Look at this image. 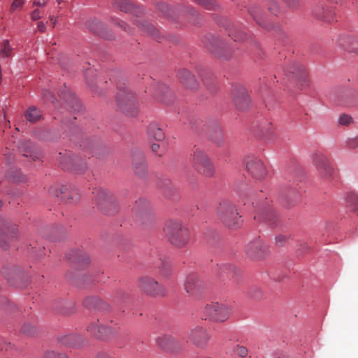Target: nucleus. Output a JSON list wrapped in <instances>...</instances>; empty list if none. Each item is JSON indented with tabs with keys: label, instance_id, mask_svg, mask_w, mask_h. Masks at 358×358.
Wrapping results in <instances>:
<instances>
[{
	"label": "nucleus",
	"instance_id": "22",
	"mask_svg": "<svg viewBox=\"0 0 358 358\" xmlns=\"http://www.w3.org/2000/svg\"><path fill=\"white\" fill-rule=\"evenodd\" d=\"M209 138L217 145H221L224 143L223 134L220 124L215 122L209 127L208 129Z\"/></svg>",
	"mask_w": 358,
	"mask_h": 358
},
{
	"label": "nucleus",
	"instance_id": "2",
	"mask_svg": "<svg viewBox=\"0 0 358 358\" xmlns=\"http://www.w3.org/2000/svg\"><path fill=\"white\" fill-rule=\"evenodd\" d=\"M217 217L227 227L236 229L242 224L241 216L239 215L236 205L230 200H222L217 208Z\"/></svg>",
	"mask_w": 358,
	"mask_h": 358
},
{
	"label": "nucleus",
	"instance_id": "50",
	"mask_svg": "<svg viewBox=\"0 0 358 358\" xmlns=\"http://www.w3.org/2000/svg\"><path fill=\"white\" fill-rule=\"evenodd\" d=\"M22 330L24 334H26L27 335H29V336H31L35 333L34 327L29 324H25L22 327Z\"/></svg>",
	"mask_w": 358,
	"mask_h": 358
},
{
	"label": "nucleus",
	"instance_id": "53",
	"mask_svg": "<svg viewBox=\"0 0 358 358\" xmlns=\"http://www.w3.org/2000/svg\"><path fill=\"white\" fill-rule=\"evenodd\" d=\"M236 352L241 357H245L248 355V350L243 346H238Z\"/></svg>",
	"mask_w": 358,
	"mask_h": 358
},
{
	"label": "nucleus",
	"instance_id": "19",
	"mask_svg": "<svg viewBox=\"0 0 358 358\" xmlns=\"http://www.w3.org/2000/svg\"><path fill=\"white\" fill-rule=\"evenodd\" d=\"M132 167L135 173L143 177L146 174L147 165L143 153L141 152H134L132 155Z\"/></svg>",
	"mask_w": 358,
	"mask_h": 358
},
{
	"label": "nucleus",
	"instance_id": "5",
	"mask_svg": "<svg viewBox=\"0 0 358 358\" xmlns=\"http://www.w3.org/2000/svg\"><path fill=\"white\" fill-rule=\"evenodd\" d=\"M95 201L100 210L107 215H114L118 210L119 207L113 194L108 190L99 189L94 192Z\"/></svg>",
	"mask_w": 358,
	"mask_h": 358
},
{
	"label": "nucleus",
	"instance_id": "36",
	"mask_svg": "<svg viewBox=\"0 0 358 358\" xmlns=\"http://www.w3.org/2000/svg\"><path fill=\"white\" fill-rule=\"evenodd\" d=\"M285 196L291 204H294L299 200L300 193L296 188L292 187L285 192Z\"/></svg>",
	"mask_w": 358,
	"mask_h": 358
},
{
	"label": "nucleus",
	"instance_id": "6",
	"mask_svg": "<svg viewBox=\"0 0 358 358\" xmlns=\"http://www.w3.org/2000/svg\"><path fill=\"white\" fill-rule=\"evenodd\" d=\"M132 213L134 218L143 224H150L155 220V216L149 201L145 199H139L136 201Z\"/></svg>",
	"mask_w": 358,
	"mask_h": 358
},
{
	"label": "nucleus",
	"instance_id": "43",
	"mask_svg": "<svg viewBox=\"0 0 358 358\" xmlns=\"http://www.w3.org/2000/svg\"><path fill=\"white\" fill-rule=\"evenodd\" d=\"M45 358H67L65 355L59 354L53 350H48L45 352Z\"/></svg>",
	"mask_w": 358,
	"mask_h": 358
},
{
	"label": "nucleus",
	"instance_id": "3",
	"mask_svg": "<svg viewBox=\"0 0 358 358\" xmlns=\"http://www.w3.org/2000/svg\"><path fill=\"white\" fill-rule=\"evenodd\" d=\"M189 161L194 169L207 178L215 174V168L210 159L203 150L194 146L189 156Z\"/></svg>",
	"mask_w": 358,
	"mask_h": 358
},
{
	"label": "nucleus",
	"instance_id": "61",
	"mask_svg": "<svg viewBox=\"0 0 358 358\" xmlns=\"http://www.w3.org/2000/svg\"><path fill=\"white\" fill-rule=\"evenodd\" d=\"M159 148V145L157 143H153L152 145V150L153 152H157L158 149Z\"/></svg>",
	"mask_w": 358,
	"mask_h": 358
},
{
	"label": "nucleus",
	"instance_id": "49",
	"mask_svg": "<svg viewBox=\"0 0 358 358\" xmlns=\"http://www.w3.org/2000/svg\"><path fill=\"white\" fill-rule=\"evenodd\" d=\"M96 25V27H90V28L92 29V31H93L94 32L96 33L97 34H99L100 36H101L103 38H106L107 39H110V37H107L106 36H104V34L99 30V28H103V24L101 22H96V24H95Z\"/></svg>",
	"mask_w": 358,
	"mask_h": 358
},
{
	"label": "nucleus",
	"instance_id": "15",
	"mask_svg": "<svg viewBox=\"0 0 358 358\" xmlns=\"http://www.w3.org/2000/svg\"><path fill=\"white\" fill-rule=\"evenodd\" d=\"M258 208V213L255 216V219L259 222H265L271 226H275L278 220V215L268 203L267 201L263 203Z\"/></svg>",
	"mask_w": 358,
	"mask_h": 358
},
{
	"label": "nucleus",
	"instance_id": "21",
	"mask_svg": "<svg viewBox=\"0 0 358 358\" xmlns=\"http://www.w3.org/2000/svg\"><path fill=\"white\" fill-rule=\"evenodd\" d=\"M99 321L91 323L87 327V331L94 337L97 338H104L106 336L113 333L110 328L98 324Z\"/></svg>",
	"mask_w": 358,
	"mask_h": 358
},
{
	"label": "nucleus",
	"instance_id": "54",
	"mask_svg": "<svg viewBox=\"0 0 358 358\" xmlns=\"http://www.w3.org/2000/svg\"><path fill=\"white\" fill-rule=\"evenodd\" d=\"M268 10L275 15H278V14L280 13L279 7L275 2H272L271 3V5L268 7Z\"/></svg>",
	"mask_w": 358,
	"mask_h": 358
},
{
	"label": "nucleus",
	"instance_id": "40",
	"mask_svg": "<svg viewBox=\"0 0 358 358\" xmlns=\"http://www.w3.org/2000/svg\"><path fill=\"white\" fill-rule=\"evenodd\" d=\"M354 40L349 36H344L340 38L339 43L345 49L350 50V45L353 43Z\"/></svg>",
	"mask_w": 358,
	"mask_h": 358
},
{
	"label": "nucleus",
	"instance_id": "20",
	"mask_svg": "<svg viewBox=\"0 0 358 358\" xmlns=\"http://www.w3.org/2000/svg\"><path fill=\"white\" fill-rule=\"evenodd\" d=\"M159 101L164 104H171L174 100V94L173 92L166 85L159 84L157 86L156 92L154 94Z\"/></svg>",
	"mask_w": 358,
	"mask_h": 358
},
{
	"label": "nucleus",
	"instance_id": "57",
	"mask_svg": "<svg viewBox=\"0 0 358 358\" xmlns=\"http://www.w3.org/2000/svg\"><path fill=\"white\" fill-rule=\"evenodd\" d=\"M24 3V0H15L11 6L13 10L21 7Z\"/></svg>",
	"mask_w": 358,
	"mask_h": 358
},
{
	"label": "nucleus",
	"instance_id": "8",
	"mask_svg": "<svg viewBox=\"0 0 358 358\" xmlns=\"http://www.w3.org/2000/svg\"><path fill=\"white\" fill-rule=\"evenodd\" d=\"M245 168L251 177L256 180H262L267 175V169L264 162L257 157L248 155L245 159Z\"/></svg>",
	"mask_w": 358,
	"mask_h": 358
},
{
	"label": "nucleus",
	"instance_id": "14",
	"mask_svg": "<svg viewBox=\"0 0 358 358\" xmlns=\"http://www.w3.org/2000/svg\"><path fill=\"white\" fill-rule=\"evenodd\" d=\"M203 287V282L196 274L189 275L184 282V289L187 294L195 298L200 295Z\"/></svg>",
	"mask_w": 358,
	"mask_h": 358
},
{
	"label": "nucleus",
	"instance_id": "29",
	"mask_svg": "<svg viewBox=\"0 0 358 358\" xmlns=\"http://www.w3.org/2000/svg\"><path fill=\"white\" fill-rule=\"evenodd\" d=\"M136 26L145 34L152 36L156 40L159 39V31L150 22L145 20H138Z\"/></svg>",
	"mask_w": 358,
	"mask_h": 358
},
{
	"label": "nucleus",
	"instance_id": "38",
	"mask_svg": "<svg viewBox=\"0 0 358 358\" xmlns=\"http://www.w3.org/2000/svg\"><path fill=\"white\" fill-rule=\"evenodd\" d=\"M13 48L8 40H5L0 46V55L3 57H8L11 55Z\"/></svg>",
	"mask_w": 358,
	"mask_h": 358
},
{
	"label": "nucleus",
	"instance_id": "11",
	"mask_svg": "<svg viewBox=\"0 0 358 358\" xmlns=\"http://www.w3.org/2000/svg\"><path fill=\"white\" fill-rule=\"evenodd\" d=\"M138 287L147 294L152 296H164L166 294L165 288L148 276L142 277L138 280Z\"/></svg>",
	"mask_w": 358,
	"mask_h": 358
},
{
	"label": "nucleus",
	"instance_id": "51",
	"mask_svg": "<svg viewBox=\"0 0 358 358\" xmlns=\"http://www.w3.org/2000/svg\"><path fill=\"white\" fill-rule=\"evenodd\" d=\"M250 294L255 299H259L262 296L260 289L256 287H252L250 289Z\"/></svg>",
	"mask_w": 358,
	"mask_h": 358
},
{
	"label": "nucleus",
	"instance_id": "18",
	"mask_svg": "<svg viewBox=\"0 0 358 358\" xmlns=\"http://www.w3.org/2000/svg\"><path fill=\"white\" fill-rule=\"evenodd\" d=\"M268 252V248L261 240L249 243L246 246V253L252 258H262Z\"/></svg>",
	"mask_w": 358,
	"mask_h": 358
},
{
	"label": "nucleus",
	"instance_id": "63",
	"mask_svg": "<svg viewBox=\"0 0 358 358\" xmlns=\"http://www.w3.org/2000/svg\"><path fill=\"white\" fill-rule=\"evenodd\" d=\"M73 101H74L76 107L75 108V110H78L80 108V105L79 101L77 99H73Z\"/></svg>",
	"mask_w": 358,
	"mask_h": 358
},
{
	"label": "nucleus",
	"instance_id": "9",
	"mask_svg": "<svg viewBox=\"0 0 358 358\" xmlns=\"http://www.w3.org/2000/svg\"><path fill=\"white\" fill-rule=\"evenodd\" d=\"M313 163L321 178L327 180L334 178V169L326 155L315 153L313 157Z\"/></svg>",
	"mask_w": 358,
	"mask_h": 358
},
{
	"label": "nucleus",
	"instance_id": "64",
	"mask_svg": "<svg viewBox=\"0 0 358 358\" xmlns=\"http://www.w3.org/2000/svg\"><path fill=\"white\" fill-rule=\"evenodd\" d=\"M200 77L201 78L204 85H206V86H208V79L207 78H204L203 77V75L202 74H199Z\"/></svg>",
	"mask_w": 358,
	"mask_h": 358
},
{
	"label": "nucleus",
	"instance_id": "31",
	"mask_svg": "<svg viewBox=\"0 0 358 358\" xmlns=\"http://www.w3.org/2000/svg\"><path fill=\"white\" fill-rule=\"evenodd\" d=\"M69 259H73L75 264L80 266H85L90 262L88 255L82 251H73L71 254L68 255Z\"/></svg>",
	"mask_w": 358,
	"mask_h": 358
},
{
	"label": "nucleus",
	"instance_id": "37",
	"mask_svg": "<svg viewBox=\"0 0 358 358\" xmlns=\"http://www.w3.org/2000/svg\"><path fill=\"white\" fill-rule=\"evenodd\" d=\"M347 206L353 210H358V195L355 192H350L346 196Z\"/></svg>",
	"mask_w": 358,
	"mask_h": 358
},
{
	"label": "nucleus",
	"instance_id": "42",
	"mask_svg": "<svg viewBox=\"0 0 358 358\" xmlns=\"http://www.w3.org/2000/svg\"><path fill=\"white\" fill-rule=\"evenodd\" d=\"M31 148V143L29 141H24L20 143V149L22 152H24V153L23 154L24 156H25V157L29 156L28 154V152L26 151V149L30 150Z\"/></svg>",
	"mask_w": 358,
	"mask_h": 358
},
{
	"label": "nucleus",
	"instance_id": "56",
	"mask_svg": "<svg viewBox=\"0 0 358 358\" xmlns=\"http://www.w3.org/2000/svg\"><path fill=\"white\" fill-rule=\"evenodd\" d=\"M41 12L39 9H35L31 13V17L33 20H37L41 18Z\"/></svg>",
	"mask_w": 358,
	"mask_h": 358
},
{
	"label": "nucleus",
	"instance_id": "59",
	"mask_svg": "<svg viewBox=\"0 0 358 358\" xmlns=\"http://www.w3.org/2000/svg\"><path fill=\"white\" fill-rule=\"evenodd\" d=\"M46 27L43 22H40L38 24V29L41 32H44L45 31Z\"/></svg>",
	"mask_w": 358,
	"mask_h": 358
},
{
	"label": "nucleus",
	"instance_id": "28",
	"mask_svg": "<svg viewBox=\"0 0 358 358\" xmlns=\"http://www.w3.org/2000/svg\"><path fill=\"white\" fill-rule=\"evenodd\" d=\"M239 191L241 194H243V196H248L250 199L252 201V203L253 205L256 204L257 206H259V202H260L262 200L266 199V194H264L262 190L257 194H254L250 189L245 188L244 187H240Z\"/></svg>",
	"mask_w": 358,
	"mask_h": 358
},
{
	"label": "nucleus",
	"instance_id": "10",
	"mask_svg": "<svg viewBox=\"0 0 358 358\" xmlns=\"http://www.w3.org/2000/svg\"><path fill=\"white\" fill-rule=\"evenodd\" d=\"M287 76L294 83H296L301 90L306 89L309 85L308 74L303 65L295 62L288 69Z\"/></svg>",
	"mask_w": 358,
	"mask_h": 358
},
{
	"label": "nucleus",
	"instance_id": "55",
	"mask_svg": "<svg viewBox=\"0 0 358 358\" xmlns=\"http://www.w3.org/2000/svg\"><path fill=\"white\" fill-rule=\"evenodd\" d=\"M157 6L158 9L160 10L163 13H164L165 15L168 14L167 10L169 9V7L165 3H163V2L158 3L157 4Z\"/></svg>",
	"mask_w": 358,
	"mask_h": 358
},
{
	"label": "nucleus",
	"instance_id": "13",
	"mask_svg": "<svg viewBox=\"0 0 358 358\" xmlns=\"http://www.w3.org/2000/svg\"><path fill=\"white\" fill-rule=\"evenodd\" d=\"M210 337L208 331L201 326L194 327L191 329L188 333L189 341L200 348L205 347L210 339Z\"/></svg>",
	"mask_w": 358,
	"mask_h": 358
},
{
	"label": "nucleus",
	"instance_id": "35",
	"mask_svg": "<svg viewBox=\"0 0 358 358\" xmlns=\"http://www.w3.org/2000/svg\"><path fill=\"white\" fill-rule=\"evenodd\" d=\"M157 344L163 350H169L173 344V339L170 336L164 335L157 339Z\"/></svg>",
	"mask_w": 358,
	"mask_h": 358
},
{
	"label": "nucleus",
	"instance_id": "23",
	"mask_svg": "<svg viewBox=\"0 0 358 358\" xmlns=\"http://www.w3.org/2000/svg\"><path fill=\"white\" fill-rule=\"evenodd\" d=\"M217 275L220 278L224 276L227 278H231L239 273V269L237 267L229 263L217 264Z\"/></svg>",
	"mask_w": 358,
	"mask_h": 358
},
{
	"label": "nucleus",
	"instance_id": "26",
	"mask_svg": "<svg viewBox=\"0 0 358 358\" xmlns=\"http://www.w3.org/2000/svg\"><path fill=\"white\" fill-rule=\"evenodd\" d=\"M83 305L89 309L99 308L103 310L109 309L108 304L103 302L96 296H87L83 300Z\"/></svg>",
	"mask_w": 358,
	"mask_h": 358
},
{
	"label": "nucleus",
	"instance_id": "17",
	"mask_svg": "<svg viewBox=\"0 0 358 358\" xmlns=\"http://www.w3.org/2000/svg\"><path fill=\"white\" fill-rule=\"evenodd\" d=\"M17 227L9 222L0 226V247L7 249L10 242L17 236Z\"/></svg>",
	"mask_w": 358,
	"mask_h": 358
},
{
	"label": "nucleus",
	"instance_id": "24",
	"mask_svg": "<svg viewBox=\"0 0 358 358\" xmlns=\"http://www.w3.org/2000/svg\"><path fill=\"white\" fill-rule=\"evenodd\" d=\"M178 78L180 82L187 87L192 90L196 89L198 83L194 76L187 69H181L178 71Z\"/></svg>",
	"mask_w": 358,
	"mask_h": 358
},
{
	"label": "nucleus",
	"instance_id": "4",
	"mask_svg": "<svg viewBox=\"0 0 358 358\" xmlns=\"http://www.w3.org/2000/svg\"><path fill=\"white\" fill-rule=\"evenodd\" d=\"M119 108L128 117H136L138 113V103L134 94L126 86L120 87L117 94Z\"/></svg>",
	"mask_w": 358,
	"mask_h": 358
},
{
	"label": "nucleus",
	"instance_id": "41",
	"mask_svg": "<svg viewBox=\"0 0 358 358\" xmlns=\"http://www.w3.org/2000/svg\"><path fill=\"white\" fill-rule=\"evenodd\" d=\"M346 147L350 149L358 148V136L355 138H348L346 141Z\"/></svg>",
	"mask_w": 358,
	"mask_h": 358
},
{
	"label": "nucleus",
	"instance_id": "32",
	"mask_svg": "<svg viewBox=\"0 0 358 358\" xmlns=\"http://www.w3.org/2000/svg\"><path fill=\"white\" fill-rule=\"evenodd\" d=\"M257 132L259 137L271 139L273 135L272 124L268 122L260 124L257 126Z\"/></svg>",
	"mask_w": 358,
	"mask_h": 358
},
{
	"label": "nucleus",
	"instance_id": "46",
	"mask_svg": "<svg viewBox=\"0 0 358 358\" xmlns=\"http://www.w3.org/2000/svg\"><path fill=\"white\" fill-rule=\"evenodd\" d=\"M352 122V118L348 115L343 114L340 116L339 123L343 125L348 126Z\"/></svg>",
	"mask_w": 358,
	"mask_h": 358
},
{
	"label": "nucleus",
	"instance_id": "52",
	"mask_svg": "<svg viewBox=\"0 0 358 358\" xmlns=\"http://www.w3.org/2000/svg\"><path fill=\"white\" fill-rule=\"evenodd\" d=\"M229 36L234 40V41H238L244 39L245 34L242 31H238L236 34H229Z\"/></svg>",
	"mask_w": 358,
	"mask_h": 358
},
{
	"label": "nucleus",
	"instance_id": "30",
	"mask_svg": "<svg viewBox=\"0 0 358 358\" xmlns=\"http://www.w3.org/2000/svg\"><path fill=\"white\" fill-rule=\"evenodd\" d=\"M206 45L210 51L214 52L217 57H223L224 59L228 58V57L222 55V53L220 52L225 48V45L219 38H213L212 41H209V43Z\"/></svg>",
	"mask_w": 358,
	"mask_h": 358
},
{
	"label": "nucleus",
	"instance_id": "33",
	"mask_svg": "<svg viewBox=\"0 0 358 358\" xmlns=\"http://www.w3.org/2000/svg\"><path fill=\"white\" fill-rule=\"evenodd\" d=\"M24 115L26 119L32 123L40 120L42 117L41 112L34 106L29 107Z\"/></svg>",
	"mask_w": 358,
	"mask_h": 358
},
{
	"label": "nucleus",
	"instance_id": "62",
	"mask_svg": "<svg viewBox=\"0 0 358 358\" xmlns=\"http://www.w3.org/2000/svg\"><path fill=\"white\" fill-rule=\"evenodd\" d=\"M287 2L291 6H294L296 5V0H286Z\"/></svg>",
	"mask_w": 358,
	"mask_h": 358
},
{
	"label": "nucleus",
	"instance_id": "39",
	"mask_svg": "<svg viewBox=\"0 0 358 358\" xmlns=\"http://www.w3.org/2000/svg\"><path fill=\"white\" fill-rule=\"evenodd\" d=\"M117 6L123 12H129L131 8V4L129 0H116Z\"/></svg>",
	"mask_w": 358,
	"mask_h": 358
},
{
	"label": "nucleus",
	"instance_id": "60",
	"mask_svg": "<svg viewBox=\"0 0 358 358\" xmlns=\"http://www.w3.org/2000/svg\"><path fill=\"white\" fill-rule=\"evenodd\" d=\"M34 6H41V7H43L46 5V1L45 0H43L42 1H35L34 2Z\"/></svg>",
	"mask_w": 358,
	"mask_h": 358
},
{
	"label": "nucleus",
	"instance_id": "25",
	"mask_svg": "<svg viewBox=\"0 0 358 358\" xmlns=\"http://www.w3.org/2000/svg\"><path fill=\"white\" fill-rule=\"evenodd\" d=\"M315 15L327 22H332L335 19V13L331 9L329 6H324L323 5L319 6L315 10Z\"/></svg>",
	"mask_w": 358,
	"mask_h": 358
},
{
	"label": "nucleus",
	"instance_id": "7",
	"mask_svg": "<svg viewBox=\"0 0 358 358\" xmlns=\"http://www.w3.org/2000/svg\"><path fill=\"white\" fill-rule=\"evenodd\" d=\"M203 315L205 320L222 322L229 317L231 309L228 306L223 303H211L205 306Z\"/></svg>",
	"mask_w": 358,
	"mask_h": 358
},
{
	"label": "nucleus",
	"instance_id": "34",
	"mask_svg": "<svg viewBox=\"0 0 358 358\" xmlns=\"http://www.w3.org/2000/svg\"><path fill=\"white\" fill-rule=\"evenodd\" d=\"M149 136L157 141H162L165 137L164 131L157 124H151L149 127Z\"/></svg>",
	"mask_w": 358,
	"mask_h": 358
},
{
	"label": "nucleus",
	"instance_id": "12",
	"mask_svg": "<svg viewBox=\"0 0 358 358\" xmlns=\"http://www.w3.org/2000/svg\"><path fill=\"white\" fill-rule=\"evenodd\" d=\"M50 193L59 198L61 201L66 203H75L80 199L79 194L76 189H69L64 185L59 186L58 189H57V187H52Z\"/></svg>",
	"mask_w": 358,
	"mask_h": 358
},
{
	"label": "nucleus",
	"instance_id": "44",
	"mask_svg": "<svg viewBox=\"0 0 358 358\" xmlns=\"http://www.w3.org/2000/svg\"><path fill=\"white\" fill-rule=\"evenodd\" d=\"M199 4L204 6L207 9H212L215 6V2L213 0H194Z\"/></svg>",
	"mask_w": 358,
	"mask_h": 358
},
{
	"label": "nucleus",
	"instance_id": "27",
	"mask_svg": "<svg viewBox=\"0 0 358 358\" xmlns=\"http://www.w3.org/2000/svg\"><path fill=\"white\" fill-rule=\"evenodd\" d=\"M78 159H72L70 156L65 157L64 159L61 161V164L64 169H72L77 173H83L86 169V165L84 163L78 164L79 168L77 169Z\"/></svg>",
	"mask_w": 358,
	"mask_h": 358
},
{
	"label": "nucleus",
	"instance_id": "47",
	"mask_svg": "<svg viewBox=\"0 0 358 358\" xmlns=\"http://www.w3.org/2000/svg\"><path fill=\"white\" fill-rule=\"evenodd\" d=\"M12 180L15 182H24L27 181V176L23 175L21 172H17L13 176Z\"/></svg>",
	"mask_w": 358,
	"mask_h": 358
},
{
	"label": "nucleus",
	"instance_id": "16",
	"mask_svg": "<svg viewBox=\"0 0 358 358\" xmlns=\"http://www.w3.org/2000/svg\"><path fill=\"white\" fill-rule=\"evenodd\" d=\"M233 101L239 110L245 111L249 108L250 99L248 91L244 87L239 86L234 90Z\"/></svg>",
	"mask_w": 358,
	"mask_h": 358
},
{
	"label": "nucleus",
	"instance_id": "1",
	"mask_svg": "<svg viewBox=\"0 0 358 358\" xmlns=\"http://www.w3.org/2000/svg\"><path fill=\"white\" fill-rule=\"evenodd\" d=\"M164 231L171 243L178 248L184 247L189 242V231L180 220H168L164 224Z\"/></svg>",
	"mask_w": 358,
	"mask_h": 358
},
{
	"label": "nucleus",
	"instance_id": "45",
	"mask_svg": "<svg viewBox=\"0 0 358 358\" xmlns=\"http://www.w3.org/2000/svg\"><path fill=\"white\" fill-rule=\"evenodd\" d=\"M289 238L288 236L279 234L275 236V244L278 246H282L286 243L287 240Z\"/></svg>",
	"mask_w": 358,
	"mask_h": 358
},
{
	"label": "nucleus",
	"instance_id": "58",
	"mask_svg": "<svg viewBox=\"0 0 358 358\" xmlns=\"http://www.w3.org/2000/svg\"><path fill=\"white\" fill-rule=\"evenodd\" d=\"M5 156H7V158H8V162H11L12 160L13 159V158L12 157V153L10 152V150H8V149H6V151L4 152L3 154Z\"/></svg>",
	"mask_w": 358,
	"mask_h": 358
},
{
	"label": "nucleus",
	"instance_id": "48",
	"mask_svg": "<svg viewBox=\"0 0 358 358\" xmlns=\"http://www.w3.org/2000/svg\"><path fill=\"white\" fill-rule=\"evenodd\" d=\"M113 23L120 27H121L123 30L130 32V29L127 24L119 19H113Z\"/></svg>",
	"mask_w": 358,
	"mask_h": 358
}]
</instances>
